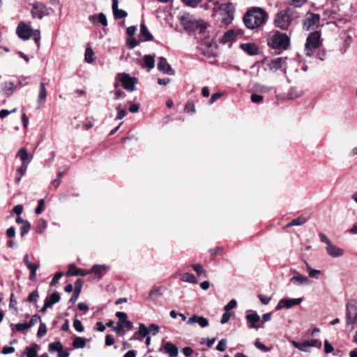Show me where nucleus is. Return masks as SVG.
Returning <instances> with one entry per match:
<instances>
[{
	"label": "nucleus",
	"instance_id": "nucleus-27",
	"mask_svg": "<svg viewBox=\"0 0 357 357\" xmlns=\"http://www.w3.org/2000/svg\"><path fill=\"white\" fill-rule=\"evenodd\" d=\"M236 31L234 29H230L225 33L221 38V43L226 44L229 42L233 41L236 38Z\"/></svg>",
	"mask_w": 357,
	"mask_h": 357
},
{
	"label": "nucleus",
	"instance_id": "nucleus-48",
	"mask_svg": "<svg viewBox=\"0 0 357 357\" xmlns=\"http://www.w3.org/2000/svg\"><path fill=\"white\" fill-rule=\"evenodd\" d=\"M45 209V200L43 199H41L38 200V204L37 207L35 209V213L37 215H40L43 213V211Z\"/></svg>",
	"mask_w": 357,
	"mask_h": 357
},
{
	"label": "nucleus",
	"instance_id": "nucleus-62",
	"mask_svg": "<svg viewBox=\"0 0 357 357\" xmlns=\"http://www.w3.org/2000/svg\"><path fill=\"white\" fill-rule=\"evenodd\" d=\"M98 22L100 23L102 25H103V26L107 25V17L105 14L100 13L98 15Z\"/></svg>",
	"mask_w": 357,
	"mask_h": 357
},
{
	"label": "nucleus",
	"instance_id": "nucleus-12",
	"mask_svg": "<svg viewBox=\"0 0 357 357\" xmlns=\"http://www.w3.org/2000/svg\"><path fill=\"white\" fill-rule=\"evenodd\" d=\"M319 20L320 16L319 14L308 13L306 14L303 21V28L306 30H309L314 26L317 25Z\"/></svg>",
	"mask_w": 357,
	"mask_h": 357
},
{
	"label": "nucleus",
	"instance_id": "nucleus-43",
	"mask_svg": "<svg viewBox=\"0 0 357 357\" xmlns=\"http://www.w3.org/2000/svg\"><path fill=\"white\" fill-rule=\"evenodd\" d=\"M47 333V326L46 324L43 322H40L39 325V328L37 333V336L40 338L45 336Z\"/></svg>",
	"mask_w": 357,
	"mask_h": 357
},
{
	"label": "nucleus",
	"instance_id": "nucleus-30",
	"mask_svg": "<svg viewBox=\"0 0 357 357\" xmlns=\"http://www.w3.org/2000/svg\"><path fill=\"white\" fill-rule=\"evenodd\" d=\"M180 279L183 282H189L191 284H197L198 282L195 276L190 273H185L180 275Z\"/></svg>",
	"mask_w": 357,
	"mask_h": 357
},
{
	"label": "nucleus",
	"instance_id": "nucleus-58",
	"mask_svg": "<svg viewBox=\"0 0 357 357\" xmlns=\"http://www.w3.org/2000/svg\"><path fill=\"white\" fill-rule=\"evenodd\" d=\"M15 328L19 332H24L30 328L27 323L17 324H15Z\"/></svg>",
	"mask_w": 357,
	"mask_h": 357
},
{
	"label": "nucleus",
	"instance_id": "nucleus-41",
	"mask_svg": "<svg viewBox=\"0 0 357 357\" xmlns=\"http://www.w3.org/2000/svg\"><path fill=\"white\" fill-rule=\"evenodd\" d=\"M63 350V345L60 342H54L49 345V351H61Z\"/></svg>",
	"mask_w": 357,
	"mask_h": 357
},
{
	"label": "nucleus",
	"instance_id": "nucleus-14",
	"mask_svg": "<svg viewBox=\"0 0 357 357\" xmlns=\"http://www.w3.org/2000/svg\"><path fill=\"white\" fill-rule=\"evenodd\" d=\"M116 317L118 318L117 325L119 329L126 328L128 329H132V324L131 321L127 319L128 316L126 313L123 312H116Z\"/></svg>",
	"mask_w": 357,
	"mask_h": 357
},
{
	"label": "nucleus",
	"instance_id": "nucleus-34",
	"mask_svg": "<svg viewBox=\"0 0 357 357\" xmlns=\"http://www.w3.org/2000/svg\"><path fill=\"white\" fill-rule=\"evenodd\" d=\"M17 155L20 157L21 160L22 161V164L27 163V162L32 157H30L29 158V154L26 149L22 148L19 150L17 152Z\"/></svg>",
	"mask_w": 357,
	"mask_h": 357
},
{
	"label": "nucleus",
	"instance_id": "nucleus-60",
	"mask_svg": "<svg viewBox=\"0 0 357 357\" xmlns=\"http://www.w3.org/2000/svg\"><path fill=\"white\" fill-rule=\"evenodd\" d=\"M149 333H151L153 335H156L159 332V327L158 325L151 324L149 325Z\"/></svg>",
	"mask_w": 357,
	"mask_h": 357
},
{
	"label": "nucleus",
	"instance_id": "nucleus-59",
	"mask_svg": "<svg viewBox=\"0 0 357 357\" xmlns=\"http://www.w3.org/2000/svg\"><path fill=\"white\" fill-rule=\"evenodd\" d=\"M40 321V316L38 314H34L32 316L31 320L27 322L29 328H31L33 326H34L37 322Z\"/></svg>",
	"mask_w": 357,
	"mask_h": 357
},
{
	"label": "nucleus",
	"instance_id": "nucleus-17",
	"mask_svg": "<svg viewBox=\"0 0 357 357\" xmlns=\"http://www.w3.org/2000/svg\"><path fill=\"white\" fill-rule=\"evenodd\" d=\"M290 282L298 285L309 284L311 282L306 276L303 275L296 271H294L293 277L291 278Z\"/></svg>",
	"mask_w": 357,
	"mask_h": 357
},
{
	"label": "nucleus",
	"instance_id": "nucleus-33",
	"mask_svg": "<svg viewBox=\"0 0 357 357\" xmlns=\"http://www.w3.org/2000/svg\"><path fill=\"white\" fill-rule=\"evenodd\" d=\"M86 340L82 337H76L73 342V346L75 349H83L86 346Z\"/></svg>",
	"mask_w": 357,
	"mask_h": 357
},
{
	"label": "nucleus",
	"instance_id": "nucleus-55",
	"mask_svg": "<svg viewBox=\"0 0 357 357\" xmlns=\"http://www.w3.org/2000/svg\"><path fill=\"white\" fill-rule=\"evenodd\" d=\"M250 98H251V101L253 103H257V104L261 103L263 101V99H264L262 96L255 94V93H252L250 96Z\"/></svg>",
	"mask_w": 357,
	"mask_h": 357
},
{
	"label": "nucleus",
	"instance_id": "nucleus-23",
	"mask_svg": "<svg viewBox=\"0 0 357 357\" xmlns=\"http://www.w3.org/2000/svg\"><path fill=\"white\" fill-rule=\"evenodd\" d=\"M165 290L166 288L164 286L158 287L149 291L147 299L152 301H155L162 295Z\"/></svg>",
	"mask_w": 357,
	"mask_h": 357
},
{
	"label": "nucleus",
	"instance_id": "nucleus-20",
	"mask_svg": "<svg viewBox=\"0 0 357 357\" xmlns=\"http://www.w3.org/2000/svg\"><path fill=\"white\" fill-rule=\"evenodd\" d=\"M287 58L278 57L271 60L267 64L270 70L275 72L281 68Z\"/></svg>",
	"mask_w": 357,
	"mask_h": 357
},
{
	"label": "nucleus",
	"instance_id": "nucleus-25",
	"mask_svg": "<svg viewBox=\"0 0 357 357\" xmlns=\"http://www.w3.org/2000/svg\"><path fill=\"white\" fill-rule=\"evenodd\" d=\"M139 38L142 41H150L153 39L152 34L149 32L144 23L140 24Z\"/></svg>",
	"mask_w": 357,
	"mask_h": 357
},
{
	"label": "nucleus",
	"instance_id": "nucleus-13",
	"mask_svg": "<svg viewBox=\"0 0 357 357\" xmlns=\"http://www.w3.org/2000/svg\"><path fill=\"white\" fill-rule=\"evenodd\" d=\"M303 298H283L281 299L275 307L276 310H280L283 307L290 308L294 305H299Z\"/></svg>",
	"mask_w": 357,
	"mask_h": 357
},
{
	"label": "nucleus",
	"instance_id": "nucleus-57",
	"mask_svg": "<svg viewBox=\"0 0 357 357\" xmlns=\"http://www.w3.org/2000/svg\"><path fill=\"white\" fill-rule=\"evenodd\" d=\"M227 348V340L225 339H222L219 341L216 349L219 351H225Z\"/></svg>",
	"mask_w": 357,
	"mask_h": 357
},
{
	"label": "nucleus",
	"instance_id": "nucleus-7",
	"mask_svg": "<svg viewBox=\"0 0 357 357\" xmlns=\"http://www.w3.org/2000/svg\"><path fill=\"white\" fill-rule=\"evenodd\" d=\"M222 22L225 24H229L234 19V7L230 2L222 3L220 6Z\"/></svg>",
	"mask_w": 357,
	"mask_h": 357
},
{
	"label": "nucleus",
	"instance_id": "nucleus-18",
	"mask_svg": "<svg viewBox=\"0 0 357 357\" xmlns=\"http://www.w3.org/2000/svg\"><path fill=\"white\" fill-rule=\"evenodd\" d=\"M240 48L250 56H255L259 54V48L255 43H242Z\"/></svg>",
	"mask_w": 357,
	"mask_h": 357
},
{
	"label": "nucleus",
	"instance_id": "nucleus-29",
	"mask_svg": "<svg viewBox=\"0 0 357 357\" xmlns=\"http://www.w3.org/2000/svg\"><path fill=\"white\" fill-rule=\"evenodd\" d=\"M61 299L60 294L57 291H54L47 297L45 301L51 307L58 303Z\"/></svg>",
	"mask_w": 357,
	"mask_h": 357
},
{
	"label": "nucleus",
	"instance_id": "nucleus-8",
	"mask_svg": "<svg viewBox=\"0 0 357 357\" xmlns=\"http://www.w3.org/2000/svg\"><path fill=\"white\" fill-rule=\"evenodd\" d=\"M245 319L248 322V326L250 328L257 330L260 327H263V324H258L260 321V317L255 311L251 310H247Z\"/></svg>",
	"mask_w": 357,
	"mask_h": 357
},
{
	"label": "nucleus",
	"instance_id": "nucleus-37",
	"mask_svg": "<svg viewBox=\"0 0 357 357\" xmlns=\"http://www.w3.org/2000/svg\"><path fill=\"white\" fill-rule=\"evenodd\" d=\"M38 345H35L33 347H26L25 348L24 353L27 357H37L38 352L36 350V347Z\"/></svg>",
	"mask_w": 357,
	"mask_h": 357
},
{
	"label": "nucleus",
	"instance_id": "nucleus-42",
	"mask_svg": "<svg viewBox=\"0 0 357 357\" xmlns=\"http://www.w3.org/2000/svg\"><path fill=\"white\" fill-rule=\"evenodd\" d=\"M47 227V222L43 219H40L36 229V232L38 234L43 233Z\"/></svg>",
	"mask_w": 357,
	"mask_h": 357
},
{
	"label": "nucleus",
	"instance_id": "nucleus-45",
	"mask_svg": "<svg viewBox=\"0 0 357 357\" xmlns=\"http://www.w3.org/2000/svg\"><path fill=\"white\" fill-rule=\"evenodd\" d=\"M39 298V293L38 290L33 291L28 296L27 301L30 303H36Z\"/></svg>",
	"mask_w": 357,
	"mask_h": 357
},
{
	"label": "nucleus",
	"instance_id": "nucleus-46",
	"mask_svg": "<svg viewBox=\"0 0 357 357\" xmlns=\"http://www.w3.org/2000/svg\"><path fill=\"white\" fill-rule=\"evenodd\" d=\"M254 89L257 92L266 93V92H268L271 89V87L261 85V84H255Z\"/></svg>",
	"mask_w": 357,
	"mask_h": 357
},
{
	"label": "nucleus",
	"instance_id": "nucleus-10",
	"mask_svg": "<svg viewBox=\"0 0 357 357\" xmlns=\"http://www.w3.org/2000/svg\"><path fill=\"white\" fill-rule=\"evenodd\" d=\"M31 15L33 18L42 19L43 17L48 15V9L42 2H36L32 6Z\"/></svg>",
	"mask_w": 357,
	"mask_h": 357
},
{
	"label": "nucleus",
	"instance_id": "nucleus-51",
	"mask_svg": "<svg viewBox=\"0 0 357 357\" xmlns=\"http://www.w3.org/2000/svg\"><path fill=\"white\" fill-rule=\"evenodd\" d=\"M255 346L257 349L262 350L264 352H268L271 350L270 348H268L265 344L261 343L258 339L255 340Z\"/></svg>",
	"mask_w": 357,
	"mask_h": 357
},
{
	"label": "nucleus",
	"instance_id": "nucleus-32",
	"mask_svg": "<svg viewBox=\"0 0 357 357\" xmlns=\"http://www.w3.org/2000/svg\"><path fill=\"white\" fill-rule=\"evenodd\" d=\"M190 266L196 272L199 277H207V271L204 268V267L201 264H190Z\"/></svg>",
	"mask_w": 357,
	"mask_h": 357
},
{
	"label": "nucleus",
	"instance_id": "nucleus-1",
	"mask_svg": "<svg viewBox=\"0 0 357 357\" xmlns=\"http://www.w3.org/2000/svg\"><path fill=\"white\" fill-rule=\"evenodd\" d=\"M267 20V13L263 8L258 7L248 10L243 16L244 24L249 29H255L263 26Z\"/></svg>",
	"mask_w": 357,
	"mask_h": 357
},
{
	"label": "nucleus",
	"instance_id": "nucleus-56",
	"mask_svg": "<svg viewBox=\"0 0 357 357\" xmlns=\"http://www.w3.org/2000/svg\"><path fill=\"white\" fill-rule=\"evenodd\" d=\"M73 327L78 332H83L84 331V326H82V324L80 320L75 319L73 321Z\"/></svg>",
	"mask_w": 357,
	"mask_h": 357
},
{
	"label": "nucleus",
	"instance_id": "nucleus-40",
	"mask_svg": "<svg viewBox=\"0 0 357 357\" xmlns=\"http://www.w3.org/2000/svg\"><path fill=\"white\" fill-rule=\"evenodd\" d=\"M3 90L5 94L9 96L15 88V84L12 82H6L3 84Z\"/></svg>",
	"mask_w": 357,
	"mask_h": 357
},
{
	"label": "nucleus",
	"instance_id": "nucleus-3",
	"mask_svg": "<svg viewBox=\"0 0 357 357\" xmlns=\"http://www.w3.org/2000/svg\"><path fill=\"white\" fill-rule=\"evenodd\" d=\"M320 38L321 34L319 31H314L307 36L305 45V52L306 56H312L314 51L320 47L321 45Z\"/></svg>",
	"mask_w": 357,
	"mask_h": 357
},
{
	"label": "nucleus",
	"instance_id": "nucleus-49",
	"mask_svg": "<svg viewBox=\"0 0 357 357\" xmlns=\"http://www.w3.org/2000/svg\"><path fill=\"white\" fill-rule=\"evenodd\" d=\"M138 333L141 337H145L149 334L148 328L144 324H140Z\"/></svg>",
	"mask_w": 357,
	"mask_h": 357
},
{
	"label": "nucleus",
	"instance_id": "nucleus-24",
	"mask_svg": "<svg viewBox=\"0 0 357 357\" xmlns=\"http://www.w3.org/2000/svg\"><path fill=\"white\" fill-rule=\"evenodd\" d=\"M164 350L169 357H177L178 355V347L170 342H167L164 345Z\"/></svg>",
	"mask_w": 357,
	"mask_h": 357
},
{
	"label": "nucleus",
	"instance_id": "nucleus-54",
	"mask_svg": "<svg viewBox=\"0 0 357 357\" xmlns=\"http://www.w3.org/2000/svg\"><path fill=\"white\" fill-rule=\"evenodd\" d=\"M236 305H237L236 301L234 299H232L224 307V310L226 312H229V311L235 308L236 307Z\"/></svg>",
	"mask_w": 357,
	"mask_h": 357
},
{
	"label": "nucleus",
	"instance_id": "nucleus-2",
	"mask_svg": "<svg viewBox=\"0 0 357 357\" xmlns=\"http://www.w3.org/2000/svg\"><path fill=\"white\" fill-rule=\"evenodd\" d=\"M267 43L269 47L282 51L288 49L290 40L286 33L276 31L267 40Z\"/></svg>",
	"mask_w": 357,
	"mask_h": 357
},
{
	"label": "nucleus",
	"instance_id": "nucleus-64",
	"mask_svg": "<svg viewBox=\"0 0 357 357\" xmlns=\"http://www.w3.org/2000/svg\"><path fill=\"white\" fill-rule=\"evenodd\" d=\"M182 353L185 357H190L193 354V349L190 347H185L182 349Z\"/></svg>",
	"mask_w": 357,
	"mask_h": 357
},
{
	"label": "nucleus",
	"instance_id": "nucleus-38",
	"mask_svg": "<svg viewBox=\"0 0 357 357\" xmlns=\"http://www.w3.org/2000/svg\"><path fill=\"white\" fill-rule=\"evenodd\" d=\"M93 51L91 47H87L85 51L84 60L86 63H91L94 61Z\"/></svg>",
	"mask_w": 357,
	"mask_h": 357
},
{
	"label": "nucleus",
	"instance_id": "nucleus-44",
	"mask_svg": "<svg viewBox=\"0 0 357 357\" xmlns=\"http://www.w3.org/2000/svg\"><path fill=\"white\" fill-rule=\"evenodd\" d=\"M30 229H31L30 222L28 220L24 222V223L22 224V227H20L21 236H24V235H26L29 231Z\"/></svg>",
	"mask_w": 357,
	"mask_h": 357
},
{
	"label": "nucleus",
	"instance_id": "nucleus-15",
	"mask_svg": "<svg viewBox=\"0 0 357 357\" xmlns=\"http://www.w3.org/2000/svg\"><path fill=\"white\" fill-rule=\"evenodd\" d=\"M180 22L186 31H192L197 26L196 22L190 15H183L179 17Z\"/></svg>",
	"mask_w": 357,
	"mask_h": 357
},
{
	"label": "nucleus",
	"instance_id": "nucleus-53",
	"mask_svg": "<svg viewBox=\"0 0 357 357\" xmlns=\"http://www.w3.org/2000/svg\"><path fill=\"white\" fill-rule=\"evenodd\" d=\"M116 110L118 111V113L115 118V120H120L126 116V112L124 109H121V105L116 107Z\"/></svg>",
	"mask_w": 357,
	"mask_h": 357
},
{
	"label": "nucleus",
	"instance_id": "nucleus-50",
	"mask_svg": "<svg viewBox=\"0 0 357 357\" xmlns=\"http://www.w3.org/2000/svg\"><path fill=\"white\" fill-rule=\"evenodd\" d=\"M182 1L188 7L196 8L202 0H182Z\"/></svg>",
	"mask_w": 357,
	"mask_h": 357
},
{
	"label": "nucleus",
	"instance_id": "nucleus-63",
	"mask_svg": "<svg viewBox=\"0 0 357 357\" xmlns=\"http://www.w3.org/2000/svg\"><path fill=\"white\" fill-rule=\"evenodd\" d=\"M333 347L332 344L329 343V342L326 340L324 341V351L326 354H330L333 351Z\"/></svg>",
	"mask_w": 357,
	"mask_h": 357
},
{
	"label": "nucleus",
	"instance_id": "nucleus-21",
	"mask_svg": "<svg viewBox=\"0 0 357 357\" xmlns=\"http://www.w3.org/2000/svg\"><path fill=\"white\" fill-rule=\"evenodd\" d=\"M195 323L198 324L202 328H205L208 326L209 324L208 321L206 318L199 316L197 314H194L187 321V324L190 325L193 324Z\"/></svg>",
	"mask_w": 357,
	"mask_h": 357
},
{
	"label": "nucleus",
	"instance_id": "nucleus-6",
	"mask_svg": "<svg viewBox=\"0 0 357 357\" xmlns=\"http://www.w3.org/2000/svg\"><path fill=\"white\" fill-rule=\"evenodd\" d=\"M319 237L321 242L326 244V250L329 256L333 258H337L344 255V250L333 244L331 240H329L324 234L320 233Z\"/></svg>",
	"mask_w": 357,
	"mask_h": 357
},
{
	"label": "nucleus",
	"instance_id": "nucleus-61",
	"mask_svg": "<svg viewBox=\"0 0 357 357\" xmlns=\"http://www.w3.org/2000/svg\"><path fill=\"white\" fill-rule=\"evenodd\" d=\"M23 261H24V264L26 265V266L29 269V268H31L33 267H35V266H38V264H32L29 259V255H26L24 257V259H23Z\"/></svg>",
	"mask_w": 357,
	"mask_h": 357
},
{
	"label": "nucleus",
	"instance_id": "nucleus-9",
	"mask_svg": "<svg viewBox=\"0 0 357 357\" xmlns=\"http://www.w3.org/2000/svg\"><path fill=\"white\" fill-rule=\"evenodd\" d=\"M16 32L18 37L22 40H28L33 35L31 26L23 22L18 24Z\"/></svg>",
	"mask_w": 357,
	"mask_h": 357
},
{
	"label": "nucleus",
	"instance_id": "nucleus-4",
	"mask_svg": "<svg viewBox=\"0 0 357 357\" xmlns=\"http://www.w3.org/2000/svg\"><path fill=\"white\" fill-rule=\"evenodd\" d=\"M291 11L290 8H287L278 12L275 17V26L282 30H287L292 21Z\"/></svg>",
	"mask_w": 357,
	"mask_h": 357
},
{
	"label": "nucleus",
	"instance_id": "nucleus-52",
	"mask_svg": "<svg viewBox=\"0 0 357 357\" xmlns=\"http://www.w3.org/2000/svg\"><path fill=\"white\" fill-rule=\"evenodd\" d=\"M83 283H84V280L81 278H79L76 280V282H75V289H74L75 292H77L79 294L81 293Z\"/></svg>",
	"mask_w": 357,
	"mask_h": 357
},
{
	"label": "nucleus",
	"instance_id": "nucleus-35",
	"mask_svg": "<svg viewBox=\"0 0 357 357\" xmlns=\"http://www.w3.org/2000/svg\"><path fill=\"white\" fill-rule=\"evenodd\" d=\"M47 96L46 93V89H45V85L43 82H41L40 84V91L38 94V104L40 105L42 102L44 101ZM40 107V106H38Z\"/></svg>",
	"mask_w": 357,
	"mask_h": 357
},
{
	"label": "nucleus",
	"instance_id": "nucleus-22",
	"mask_svg": "<svg viewBox=\"0 0 357 357\" xmlns=\"http://www.w3.org/2000/svg\"><path fill=\"white\" fill-rule=\"evenodd\" d=\"M112 8L114 14V17L116 20L123 19L127 17L128 14L126 11L122 9L118 8L119 0H112Z\"/></svg>",
	"mask_w": 357,
	"mask_h": 357
},
{
	"label": "nucleus",
	"instance_id": "nucleus-28",
	"mask_svg": "<svg viewBox=\"0 0 357 357\" xmlns=\"http://www.w3.org/2000/svg\"><path fill=\"white\" fill-rule=\"evenodd\" d=\"M303 348L306 349L307 347H314L318 349H321L322 347L321 342L317 339H312L308 340H305L302 342Z\"/></svg>",
	"mask_w": 357,
	"mask_h": 357
},
{
	"label": "nucleus",
	"instance_id": "nucleus-36",
	"mask_svg": "<svg viewBox=\"0 0 357 357\" xmlns=\"http://www.w3.org/2000/svg\"><path fill=\"white\" fill-rule=\"evenodd\" d=\"M144 62L146 67H147L149 70L153 69L155 66L154 57L151 55H145L144 56Z\"/></svg>",
	"mask_w": 357,
	"mask_h": 357
},
{
	"label": "nucleus",
	"instance_id": "nucleus-39",
	"mask_svg": "<svg viewBox=\"0 0 357 357\" xmlns=\"http://www.w3.org/2000/svg\"><path fill=\"white\" fill-rule=\"evenodd\" d=\"M306 222V219L304 217L300 216L297 218L294 219L291 222H289L287 227H292V226H300Z\"/></svg>",
	"mask_w": 357,
	"mask_h": 357
},
{
	"label": "nucleus",
	"instance_id": "nucleus-16",
	"mask_svg": "<svg viewBox=\"0 0 357 357\" xmlns=\"http://www.w3.org/2000/svg\"><path fill=\"white\" fill-rule=\"evenodd\" d=\"M157 66L160 71L165 74H168L169 75H174V70L164 57L159 58Z\"/></svg>",
	"mask_w": 357,
	"mask_h": 357
},
{
	"label": "nucleus",
	"instance_id": "nucleus-47",
	"mask_svg": "<svg viewBox=\"0 0 357 357\" xmlns=\"http://www.w3.org/2000/svg\"><path fill=\"white\" fill-rule=\"evenodd\" d=\"M307 0H287L288 3L295 7V8H300L303 6Z\"/></svg>",
	"mask_w": 357,
	"mask_h": 357
},
{
	"label": "nucleus",
	"instance_id": "nucleus-26",
	"mask_svg": "<svg viewBox=\"0 0 357 357\" xmlns=\"http://www.w3.org/2000/svg\"><path fill=\"white\" fill-rule=\"evenodd\" d=\"M109 270V268L105 265L95 264L93 266L91 272L97 275L98 279H100L103 273H105Z\"/></svg>",
	"mask_w": 357,
	"mask_h": 357
},
{
	"label": "nucleus",
	"instance_id": "nucleus-5",
	"mask_svg": "<svg viewBox=\"0 0 357 357\" xmlns=\"http://www.w3.org/2000/svg\"><path fill=\"white\" fill-rule=\"evenodd\" d=\"M347 325H351L354 329L357 324V301L354 299L350 300L346 305Z\"/></svg>",
	"mask_w": 357,
	"mask_h": 357
},
{
	"label": "nucleus",
	"instance_id": "nucleus-19",
	"mask_svg": "<svg viewBox=\"0 0 357 357\" xmlns=\"http://www.w3.org/2000/svg\"><path fill=\"white\" fill-rule=\"evenodd\" d=\"M91 273L86 269L77 268L75 264H69V271L66 273L67 276L82 275L85 276Z\"/></svg>",
	"mask_w": 357,
	"mask_h": 357
},
{
	"label": "nucleus",
	"instance_id": "nucleus-11",
	"mask_svg": "<svg viewBox=\"0 0 357 357\" xmlns=\"http://www.w3.org/2000/svg\"><path fill=\"white\" fill-rule=\"evenodd\" d=\"M118 76L121 77V82L126 90L133 91L135 89V84L137 83L136 78L130 77L127 73H119Z\"/></svg>",
	"mask_w": 357,
	"mask_h": 357
},
{
	"label": "nucleus",
	"instance_id": "nucleus-31",
	"mask_svg": "<svg viewBox=\"0 0 357 357\" xmlns=\"http://www.w3.org/2000/svg\"><path fill=\"white\" fill-rule=\"evenodd\" d=\"M31 162V159L27 162V163L22 164L21 167L17 170L15 181L17 183L20 182L22 179V177L25 174L29 163Z\"/></svg>",
	"mask_w": 357,
	"mask_h": 357
}]
</instances>
